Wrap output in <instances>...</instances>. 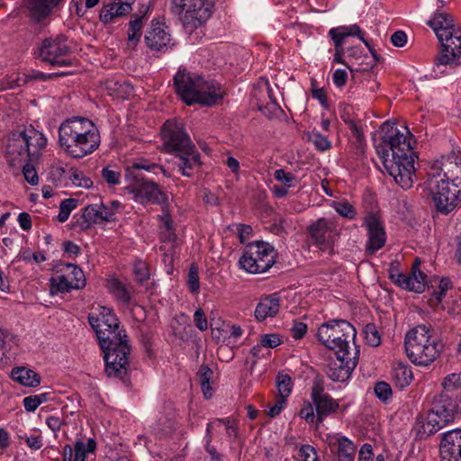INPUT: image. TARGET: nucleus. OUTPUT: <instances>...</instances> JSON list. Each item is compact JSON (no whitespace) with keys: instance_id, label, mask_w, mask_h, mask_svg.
<instances>
[{"instance_id":"obj_4","label":"nucleus","mask_w":461,"mask_h":461,"mask_svg":"<svg viewBox=\"0 0 461 461\" xmlns=\"http://www.w3.org/2000/svg\"><path fill=\"white\" fill-rule=\"evenodd\" d=\"M422 424L423 432L432 435L461 415V371L447 375L441 383Z\"/></svg>"},{"instance_id":"obj_28","label":"nucleus","mask_w":461,"mask_h":461,"mask_svg":"<svg viewBox=\"0 0 461 461\" xmlns=\"http://www.w3.org/2000/svg\"><path fill=\"white\" fill-rule=\"evenodd\" d=\"M173 152L176 153L178 159L176 164L182 175L188 177L192 176L194 169L200 165V154L195 146L194 145L193 150H176Z\"/></svg>"},{"instance_id":"obj_32","label":"nucleus","mask_w":461,"mask_h":461,"mask_svg":"<svg viewBox=\"0 0 461 461\" xmlns=\"http://www.w3.org/2000/svg\"><path fill=\"white\" fill-rule=\"evenodd\" d=\"M280 309V298L276 294H271L261 300L255 310V317L262 321L267 317H274Z\"/></svg>"},{"instance_id":"obj_45","label":"nucleus","mask_w":461,"mask_h":461,"mask_svg":"<svg viewBox=\"0 0 461 461\" xmlns=\"http://www.w3.org/2000/svg\"><path fill=\"white\" fill-rule=\"evenodd\" d=\"M277 395L283 397H288L293 389V381L289 375L284 373H278L276 379Z\"/></svg>"},{"instance_id":"obj_30","label":"nucleus","mask_w":461,"mask_h":461,"mask_svg":"<svg viewBox=\"0 0 461 461\" xmlns=\"http://www.w3.org/2000/svg\"><path fill=\"white\" fill-rule=\"evenodd\" d=\"M7 151L14 161L31 162V155H27V142L23 140L22 131L13 134L9 140Z\"/></svg>"},{"instance_id":"obj_63","label":"nucleus","mask_w":461,"mask_h":461,"mask_svg":"<svg viewBox=\"0 0 461 461\" xmlns=\"http://www.w3.org/2000/svg\"><path fill=\"white\" fill-rule=\"evenodd\" d=\"M133 272L135 274L136 279L142 283L149 279V274L148 271V267L143 262H138L134 265Z\"/></svg>"},{"instance_id":"obj_19","label":"nucleus","mask_w":461,"mask_h":461,"mask_svg":"<svg viewBox=\"0 0 461 461\" xmlns=\"http://www.w3.org/2000/svg\"><path fill=\"white\" fill-rule=\"evenodd\" d=\"M358 350L355 353L353 357H349V353H342L336 355V360L330 361L327 366L325 372L327 375L334 382L347 381L357 364V355Z\"/></svg>"},{"instance_id":"obj_59","label":"nucleus","mask_w":461,"mask_h":461,"mask_svg":"<svg viewBox=\"0 0 461 461\" xmlns=\"http://www.w3.org/2000/svg\"><path fill=\"white\" fill-rule=\"evenodd\" d=\"M311 140L314 142L316 148L320 150H327L330 148V142L328 139L322 135H321L317 131H312L311 134Z\"/></svg>"},{"instance_id":"obj_43","label":"nucleus","mask_w":461,"mask_h":461,"mask_svg":"<svg viewBox=\"0 0 461 461\" xmlns=\"http://www.w3.org/2000/svg\"><path fill=\"white\" fill-rule=\"evenodd\" d=\"M96 443L94 439H88L87 443L82 441H77L73 447L75 452V457L73 461H85L89 453H93L95 450Z\"/></svg>"},{"instance_id":"obj_15","label":"nucleus","mask_w":461,"mask_h":461,"mask_svg":"<svg viewBox=\"0 0 461 461\" xmlns=\"http://www.w3.org/2000/svg\"><path fill=\"white\" fill-rule=\"evenodd\" d=\"M122 208V204L117 200L101 204H89L83 211L82 228L89 229L95 224L115 221L117 213L121 212Z\"/></svg>"},{"instance_id":"obj_16","label":"nucleus","mask_w":461,"mask_h":461,"mask_svg":"<svg viewBox=\"0 0 461 461\" xmlns=\"http://www.w3.org/2000/svg\"><path fill=\"white\" fill-rule=\"evenodd\" d=\"M441 173L445 180L461 185V150L453 149L432 163L429 176L437 178Z\"/></svg>"},{"instance_id":"obj_40","label":"nucleus","mask_w":461,"mask_h":461,"mask_svg":"<svg viewBox=\"0 0 461 461\" xmlns=\"http://www.w3.org/2000/svg\"><path fill=\"white\" fill-rule=\"evenodd\" d=\"M452 288V282L449 278H442L439 281L437 290H434L428 303L430 307L437 308L445 298L447 292Z\"/></svg>"},{"instance_id":"obj_7","label":"nucleus","mask_w":461,"mask_h":461,"mask_svg":"<svg viewBox=\"0 0 461 461\" xmlns=\"http://www.w3.org/2000/svg\"><path fill=\"white\" fill-rule=\"evenodd\" d=\"M427 24L432 28L441 44V52L436 59V67L456 65L461 56V30L455 27L452 15L436 12Z\"/></svg>"},{"instance_id":"obj_26","label":"nucleus","mask_w":461,"mask_h":461,"mask_svg":"<svg viewBox=\"0 0 461 461\" xmlns=\"http://www.w3.org/2000/svg\"><path fill=\"white\" fill-rule=\"evenodd\" d=\"M147 47L155 52L166 51L171 41V37L166 32L164 24L159 23H152L144 37Z\"/></svg>"},{"instance_id":"obj_24","label":"nucleus","mask_w":461,"mask_h":461,"mask_svg":"<svg viewBox=\"0 0 461 461\" xmlns=\"http://www.w3.org/2000/svg\"><path fill=\"white\" fill-rule=\"evenodd\" d=\"M59 128L68 130L69 133H73L77 137L96 140L99 146L97 129L87 117H68Z\"/></svg>"},{"instance_id":"obj_12","label":"nucleus","mask_w":461,"mask_h":461,"mask_svg":"<svg viewBox=\"0 0 461 461\" xmlns=\"http://www.w3.org/2000/svg\"><path fill=\"white\" fill-rule=\"evenodd\" d=\"M212 5L207 0H172V11L180 17L186 29H195L212 14Z\"/></svg>"},{"instance_id":"obj_56","label":"nucleus","mask_w":461,"mask_h":461,"mask_svg":"<svg viewBox=\"0 0 461 461\" xmlns=\"http://www.w3.org/2000/svg\"><path fill=\"white\" fill-rule=\"evenodd\" d=\"M23 173L26 181L31 185H36L38 183V175L33 167V162H23Z\"/></svg>"},{"instance_id":"obj_38","label":"nucleus","mask_w":461,"mask_h":461,"mask_svg":"<svg viewBox=\"0 0 461 461\" xmlns=\"http://www.w3.org/2000/svg\"><path fill=\"white\" fill-rule=\"evenodd\" d=\"M350 130L352 138L355 139L354 144L359 152H363L365 146V136L363 132V125L361 121L352 120L350 117H346L344 120Z\"/></svg>"},{"instance_id":"obj_11","label":"nucleus","mask_w":461,"mask_h":461,"mask_svg":"<svg viewBox=\"0 0 461 461\" xmlns=\"http://www.w3.org/2000/svg\"><path fill=\"white\" fill-rule=\"evenodd\" d=\"M429 189L437 212L447 215L461 205V185L429 176Z\"/></svg>"},{"instance_id":"obj_18","label":"nucleus","mask_w":461,"mask_h":461,"mask_svg":"<svg viewBox=\"0 0 461 461\" xmlns=\"http://www.w3.org/2000/svg\"><path fill=\"white\" fill-rule=\"evenodd\" d=\"M59 144L62 150L73 158H84L98 148L96 140L77 137L61 128H59Z\"/></svg>"},{"instance_id":"obj_61","label":"nucleus","mask_w":461,"mask_h":461,"mask_svg":"<svg viewBox=\"0 0 461 461\" xmlns=\"http://www.w3.org/2000/svg\"><path fill=\"white\" fill-rule=\"evenodd\" d=\"M23 84V75L20 76L19 74H12L5 78L3 82L4 88L13 89L15 87H19Z\"/></svg>"},{"instance_id":"obj_62","label":"nucleus","mask_w":461,"mask_h":461,"mask_svg":"<svg viewBox=\"0 0 461 461\" xmlns=\"http://www.w3.org/2000/svg\"><path fill=\"white\" fill-rule=\"evenodd\" d=\"M300 456L303 461H318V455L315 448L310 445H303L299 450Z\"/></svg>"},{"instance_id":"obj_51","label":"nucleus","mask_w":461,"mask_h":461,"mask_svg":"<svg viewBox=\"0 0 461 461\" xmlns=\"http://www.w3.org/2000/svg\"><path fill=\"white\" fill-rule=\"evenodd\" d=\"M67 74L68 73H66V72L45 74V73L40 72V71H32L29 75L23 74V84H26L27 82H29L31 80L46 81V80H49V79H51L54 77L66 76Z\"/></svg>"},{"instance_id":"obj_34","label":"nucleus","mask_w":461,"mask_h":461,"mask_svg":"<svg viewBox=\"0 0 461 461\" xmlns=\"http://www.w3.org/2000/svg\"><path fill=\"white\" fill-rule=\"evenodd\" d=\"M391 378L395 386L402 389L411 384L413 379V375L409 366L398 362L393 365Z\"/></svg>"},{"instance_id":"obj_58","label":"nucleus","mask_w":461,"mask_h":461,"mask_svg":"<svg viewBox=\"0 0 461 461\" xmlns=\"http://www.w3.org/2000/svg\"><path fill=\"white\" fill-rule=\"evenodd\" d=\"M329 35L334 42L335 52L345 53L343 44L346 38L338 32L334 28L330 30Z\"/></svg>"},{"instance_id":"obj_29","label":"nucleus","mask_w":461,"mask_h":461,"mask_svg":"<svg viewBox=\"0 0 461 461\" xmlns=\"http://www.w3.org/2000/svg\"><path fill=\"white\" fill-rule=\"evenodd\" d=\"M260 87L264 86V90L267 92L269 101L267 104L260 102L257 95H254L255 101L252 103V106H257V110L264 115H285L286 111L276 103L273 98L271 90L269 88V83L267 80H262Z\"/></svg>"},{"instance_id":"obj_39","label":"nucleus","mask_w":461,"mask_h":461,"mask_svg":"<svg viewBox=\"0 0 461 461\" xmlns=\"http://www.w3.org/2000/svg\"><path fill=\"white\" fill-rule=\"evenodd\" d=\"M376 60V55L373 52L371 56L368 54H364L361 59L352 61L350 65H347V68L352 74L357 72H368L375 67ZM354 77L355 75H353V77Z\"/></svg>"},{"instance_id":"obj_1","label":"nucleus","mask_w":461,"mask_h":461,"mask_svg":"<svg viewBox=\"0 0 461 461\" xmlns=\"http://www.w3.org/2000/svg\"><path fill=\"white\" fill-rule=\"evenodd\" d=\"M380 131L381 140L375 149L385 170L402 189L411 188L418 159L414 136L405 123L397 122L395 119L384 122Z\"/></svg>"},{"instance_id":"obj_2","label":"nucleus","mask_w":461,"mask_h":461,"mask_svg":"<svg viewBox=\"0 0 461 461\" xmlns=\"http://www.w3.org/2000/svg\"><path fill=\"white\" fill-rule=\"evenodd\" d=\"M88 322L95 331L105 362L104 372L108 377L127 382L129 356L131 347L125 330L113 310L105 306L98 307V313L88 315Z\"/></svg>"},{"instance_id":"obj_60","label":"nucleus","mask_w":461,"mask_h":461,"mask_svg":"<svg viewBox=\"0 0 461 461\" xmlns=\"http://www.w3.org/2000/svg\"><path fill=\"white\" fill-rule=\"evenodd\" d=\"M286 399V397L276 395L275 404L268 411V415L271 418H276L285 409L287 402Z\"/></svg>"},{"instance_id":"obj_52","label":"nucleus","mask_w":461,"mask_h":461,"mask_svg":"<svg viewBox=\"0 0 461 461\" xmlns=\"http://www.w3.org/2000/svg\"><path fill=\"white\" fill-rule=\"evenodd\" d=\"M102 177L110 185H116L120 184L121 173L118 170L112 168V167H105L101 171Z\"/></svg>"},{"instance_id":"obj_48","label":"nucleus","mask_w":461,"mask_h":461,"mask_svg":"<svg viewBox=\"0 0 461 461\" xmlns=\"http://www.w3.org/2000/svg\"><path fill=\"white\" fill-rule=\"evenodd\" d=\"M338 32H339L345 38L348 36H357L368 47L369 50L372 52L371 48L368 42L365 40L362 31L357 24H353L350 26H339L334 28Z\"/></svg>"},{"instance_id":"obj_17","label":"nucleus","mask_w":461,"mask_h":461,"mask_svg":"<svg viewBox=\"0 0 461 461\" xmlns=\"http://www.w3.org/2000/svg\"><path fill=\"white\" fill-rule=\"evenodd\" d=\"M311 398L316 411V422L322 423L324 419L337 412L339 408L338 401L334 400L328 393H325L324 381L322 377L314 378Z\"/></svg>"},{"instance_id":"obj_47","label":"nucleus","mask_w":461,"mask_h":461,"mask_svg":"<svg viewBox=\"0 0 461 461\" xmlns=\"http://www.w3.org/2000/svg\"><path fill=\"white\" fill-rule=\"evenodd\" d=\"M365 339L371 347H377L381 344V336L377 327L374 323H367L364 328Z\"/></svg>"},{"instance_id":"obj_33","label":"nucleus","mask_w":461,"mask_h":461,"mask_svg":"<svg viewBox=\"0 0 461 461\" xmlns=\"http://www.w3.org/2000/svg\"><path fill=\"white\" fill-rule=\"evenodd\" d=\"M176 426V415L173 409H165L158 418L154 426V430L160 436L171 434Z\"/></svg>"},{"instance_id":"obj_21","label":"nucleus","mask_w":461,"mask_h":461,"mask_svg":"<svg viewBox=\"0 0 461 461\" xmlns=\"http://www.w3.org/2000/svg\"><path fill=\"white\" fill-rule=\"evenodd\" d=\"M390 279L402 289L420 294L424 292L427 276L420 269L415 262L409 274L393 273L391 271Z\"/></svg>"},{"instance_id":"obj_9","label":"nucleus","mask_w":461,"mask_h":461,"mask_svg":"<svg viewBox=\"0 0 461 461\" xmlns=\"http://www.w3.org/2000/svg\"><path fill=\"white\" fill-rule=\"evenodd\" d=\"M357 330L345 320H332L322 323L318 329V339L335 355L349 353V342L355 340Z\"/></svg>"},{"instance_id":"obj_13","label":"nucleus","mask_w":461,"mask_h":461,"mask_svg":"<svg viewBox=\"0 0 461 461\" xmlns=\"http://www.w3.org/2000/svg\"><path fill=\"white\" fill-rule=\"evenodd\" d=\"M160 134L167 149L170 152L194 149V143L185 131V123L179 117L167 120L161 127Z\"/></svg>"},{"instance_id":"obj_37","label":"nucleus","mask_w":461,"mask_h":461,"mask_svg":"<svg viewBox=\"0 0 461 461\" xmlns=\"http://www.w3.org/2000/svg\"><path fill=\"white\" fill-rule=\"evenodd\" d=\"M337 455L338 461H353L356 447L351 440L346 437H339L337 438Z\"/></svg>"},{"instance_id":"obj_6","label":"nucleus","mask_w":461,"mask_h":461,"mask_svg":"<svg viewBox=\"0 0 461 461\" xmlns=\"http://www.w3.org/2000/svg\"><path fill=\"white\" fill-rule=\"evenodd\" d=\"M141 170L148 172L159 170L166 175V170L159 165L140 159L126 170V178L129 181L126 189L133 194L135 201L140 203H163L167 200L166 194L160 190L158 185L152 179H149Z\"/></svg>"},{"instance_id":"obj_42","label":"nucleus","mask_w":461,"mask_h":461,"mask_svg":"<svg viewBox=\"0 0 461 461\" xmlns=\"http://www.w3.org/2000/svg\"><path fill=\"white\" fill-rule=\"evenodd\" d=\"M143 16H137L129 23L128 47L134 49L140 39Z\"/></svg>"},{"instance_id":"obj_14","label":"nucleus","mask_w":461,"mask_h":461,"mask_svg":"<svg viewBox=\"0 0 461 461\" xmlns=\"http://www.w3.org/2000/svg\"><path fill=\"white\" fill-rule=\"evenodd\" d=\"M66 42L67 37L63 34L43 40L39 47V58L52 66H71V59H65L70 53V48Z\"/></svg>"},{"instance_id":"obj_5","label":"nucleus","mask_w":461,"mask_h":461,"mask_svg":"<svg viewBox=\"0 0 461 461\" xmlns=\"http://www.w3.org/2000/svg\"><path fill=\"white\" fill-rule=\"evenodd\" d=\"M176 93L187 104L211 107L221 103L226 91L215 80H204L201 76L179 70L174 77Z\"/></svg>"},{"instance_id":"obj_10","label":"nucleus","mask_w":461,"mask_h":461,"mask_svg":"<svg viewBox=\"0 0 461 461\" xmlns=\"http://www.w3.org/2000/svg\"><path fill=\"white\" fill-rule=\"evenodd\" d=\"M276 252L274 248L263 241L248 244L239 260L242 269L250 274L267 271L276 262Z\"/></svg>"},{"instance_id":"obj_22","label":"nucleus","mask_w":461,"mask_h":461,"mask_svg":"<svg viewBox=\"0 0 461 461\" xmlns=\"http://www.w3.org/2000/svg\"><path fill=\"white\" fill-rule=\"evenodd\" d=\"M364 225L368 232V241L366 245V250L369 254H374L382 249L386 241V234L380 219L373 213L365 217Z\"/></svg>"},{"instance_id":"obj_36","label":"nucleus","mask_w":461,"mask_h":461,"mask_svg":"<svg viewBox=\"0 0 461 461\" xmlns=\"http://www.w3.org/2000/svg\"><path fill=\"white\" fill-rule=\"evenodd\" d=\"M61 272H66L67 275H70V284L74 289H82L86 286V277L82 269L72 263L62 264Z\"/></svg>"},{"instance_id":"obj_8","label":"nucleus","mask_w":461,"mask_h":461,"mask_svg":"<svg viewBox=\"0 0 461 461\" xmlns=\"http://www.w3.org/2000/svg\"><path fill=\"white\" fill-rule=\"evenodd\" d=\"M441 350L442 345L427 325H418L405 336L407 357L416 366H429L438 357Z\"/></svg>"},{"instance_id":"obj_49","label":"nucleus","mask_w":461,"mask_h":461,"mask_svg":"<svg viewBox=\"0 0 461 461\" xmlns=\"http://www.w3.org/2000/svg\"><path fill=\"white\" fill-rule=\"evenodd\" d=\"M333 208L341 216L352 220L356 217L355 207L348 202H334Z\"/></svg>"},{"instance_id":"obj_54","label":"nucleus","mask_w":461,"mask_h":461,"mask_svg":"<svg viewBox=\"0 0 461 461\" xmlns=\"http://www.w3.org/2000/svg\"><path fill=\"white\" fill-rule=\"evenodd\" d=\"M188 287L192 293H196L200 289V282L198 276V267L195 264H192L188 273Z\"/></svg>"},{"instance_id":"obj_50","label":"nucleus","mask_w":461,"mask_h":461,"mask_svg":"<svg viewBox=\"0 0 461 461\" xmlns=\"http://www.w3.org/2000/svg\"><path fill=\"white\" fill-rule=\"evenodd\" d=\"M70 275H60L58 276L56 278H51V283L53 285L56 286L57 290L60 293H68L74 287H72V284H70L69 280Z\"/></svg>"},{"instance_id":"obj_3","label":"nucleus","mask_w":461,"mask_h":461,"mask_svg":"<svg viewBox=\"0 0 461 461\" xmlns=\"http://www.w3.org/2000/svg\"><path fill=\"white\" fill-rule=\"evenodd\" d=\"M422 424L423 432L432 435L461 415V371L447 375L441 383Z\"/></svg>"},{"instance_id":"obj_27","label":"nucleus","mask_w":461,"mask_h":461,"mask_svg":"<svg viewBox=\"0 0 461 461\" xmlns=\"http://www.w3.org/2000/svg\"><path fill=\"white\" fill-rule=\"evenodd\" d=\"M22 134L25 142H27V155H31V162H34L39 158L42 149L46 147L47 139L32 126L25 128L22 131Z\"/></svg>"},{"instance_id":"obj_44","label":"nucleus","mask_w":461,"mask_h":461,"mask_svg":"<svg viewBox=\"0 0 461 461\" xmlns=\"http://www.w3.org/2000/svg\"><path fill=\"white\" fill-rule=\"evenodd\" d=\"M109 290L122 303H127L131 300L130 292L126 286L118 279H113L109 282Z\"/></svg>"},{"instance_id":"obj_25","label":"nucleus","mask_w":461,"mask_h":461,"mask_svg":"<svg viewBox=\"0 0 461 461\" xmlns=\"http://www.w3.org/2000/svg\"><path fill=\"white\" fill-rule=\"evenodd\" d=\"M62 0H24L28 17L36 23H43Z\"/></svg>"},{"instance_id":"obj_20","label":"nucleus","mask_w":461,"mask_h":461,"mask_svg":"<svg viewBox=\"0 0 461 461\" xmlns=\"http://www.w3.org/2000/svg\"><path fill=\"white\" fill-rule=\"evenodd\" d=\"M313 243L321 248L329 247L332 242V238L338 234L336 222L329 218H319L312 222L306 228Z\"/></svg>"},{"instance_id":"obj_35","label":"nucleus","mask_w":461,"mask_h":461,"mask_svg":"<svg viewBox=\"0 0 461 461\" xmlns=\"http://www.w3.org/2000/svg\"><path fill=\"white\" fill-rule=\"evenodd\" d=\"M11 375L13 380L24 386L34 387L41 383V377L36 372L23 366L14 368Z\"/></svg>"},{"instance_id":"obj_41","label":"nucleus","mask_w":461,"mask_h":461,"mask_svg":"<svg viewBox=\"0 0 461 461\" xmlns=\"http://www.w3.org/2000/svg\"><path fill=\"white\" fill-rule=\"evenodd\" d=\"M106 89L110 95L118 99H125L133 92L132 86L129 84L115 81L107 82Z\"/></svg>"},{"instance_id":"obj_64","label":"nucleus","mask_w":461,"mask_h":461,"mask_svg":"<svg viewBox=\"0 0 461 461\" xmlns=\"http://www.w3.org/2000/svg\"><path fill=\"white\" fill-rule=\"evenodd\" d=\"M194 325L201 330L204 331L208 328L207 319L203 309L199 308L194 314Z\"/></svg>"},{"instance_id":"obj_53","label":"nucleus","mask_w":461,"mask_h":461,"mask_svg":"<svg viewBox=\"0 0 461 461\" xmlns=\"http://www.w3.org/2000/svg\"><path fill=\"white\" fill-rule=\"evenodd\" d=\"M274 177L276 181L282 183L286 187H291V186L294 185V182L295 180L294 175L291 172H286L283 168L276 169L274 172Z\"/></svg>"},{"instance_id":"obj_23","label":"nucleus","mask_w":461,"mask_h":461,"mask_svg":"<svg viewBox=\"0 0 461 461\" xmlns=\"http://www.w3.org/2000/svg\"><path fill=\"white\" fill-rule=\"evenodd\" d=\"M441 461H461V429H453L442 435L439 445Z\"/></svg>"},{"instance_id":"obj_55","label":"nucleus","mask_w":461,"mask_h":461,"mask_svg":"<svg viewBox=\"0 0 461 461\" xmlns=\"http://www.w3.org/2000/svg\"><path fill=\"white\" fill-rule=\"evenodd\" d=\"M374 390L377 398L383 402H386L392 396L391 386L385 382L376 383Z\"/></svg>"},{"instance_id":"obj_46","label":"nucleus","mask_w":461,"mask_h":461,"mask_svg":"<svg viewBox=\"0 0 461 461\" xmlns=\"http://www.w3.org/2000/svg\"><path fill=\"white\" fill-rule=\"evenodd\" d=\"M77 200L73 198L64 199L59 204V212L58 214V221L59 222H65L71 212L77 207Z\"/></svg>"},{"instance_id":"obj_31","label":"nucleus","mask_w":461,"mask_h":461,"mask_svg":"<svg viewBox=\"0 0 461 461\" xmlns=\"http://www.w3.org/2000/svg\"><path fill=\"white\" fill-rule=\"evenodd\" d=\"M131 10V6L122 5L116 1L104 4L100 11L99 19L104 24L113 23L117 18L127 15Z\"/></svg>"},{"instance_id":"obj_57","label":"nucleus","mask_w":461,"mask_h":461,"mask_svg":"<svg viewBox=\"0 0 461 461\" xmlns=\"http://www.w3.org/2000/svg\"><path fill=\"white\" fill-rule=\"evenodd\" d=\"M260 343L263 347L274 348L282 343V339L276 333L265 334L261 337Z\"/></svg>"}]
</instances>
